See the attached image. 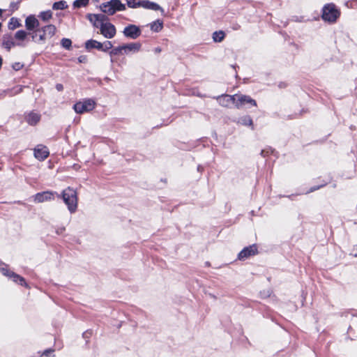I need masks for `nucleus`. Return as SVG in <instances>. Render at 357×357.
<instances>
[{
	"label": "nucleus",
	"mask_w": 357,
	"mask_h": 357,
	"mask_svg": "<svg viewBox=\"0 0 357 357\" xmlns=\"http://www.w3.org/2000/svg\"><path fill=\"white\" fill-rule=\"evenodd\" d=\"M22 67H23V65L20 63H15L13 66V68L16 70H20Z\"/></svg>",
	"instance_id": "32"
},
{
	"label": "nucleus",
	"mask_w": 357,
	"mask_h": 357,
	"mask_svg": "<svg viewBox=\"0 0 357 357\" xmlns=\"http://www.w3.org/2000/svg\"><path fill=\"white\" fill-rule=\"evenodd\" d=\"M38 17L43 22H47L52 17V13L51 10L43 11L39 14Z\"/></svg>",
	"instance_id": "23"
},
{
	"label": "nucleus",
	"mask_w": 357,
	"mask_h": 357,
	"mask_svg": "<svg viewBox=\"0 0 357 357\" xmlns=\"http://www.w3.org/2000/svg\"><path fill=\"white\" fill-rule=\"evenodd\" d=\"M66 8H67V3L64 1H60L58 2H55L52 6V8L54 10H63Z\"/></svg>",
	"instance_id": "26"
},
{
	"label": "nucleus",
	"mask_w": 357,
	"mask_h": 357,
	"mask_svg": "<svg viewBox=\"0 0 357 357\" xmlns=\"http://www.w3.org/2000/svg\"><path fill=\"white\" fill-rule=\"evenodd\" d=\"M22 26V24L20 23V21L19 19L16 17H12L10 18L9 23H8V29L10 30H14L17 28H19Z\"/></svg>",
	"instance_id": "21"
},
{
	"label": "nucleus",
	"mask_w": 357,
	"mask_h": 357,
	"mask_svg": "<svg viewBox=\"0 0 357 357\" xmlns=\"http://www.w3.org/2000/svg\"><path fill=\"white\" fill-rule=\"evenodd\" d=\"M56 30V26L53 24L38 28L31 33L32 40L38 44H44L54 36Z\"/></svg>",
	"instance_id": "2"
},
{
	"label": "nucleus",
	"mask_w": 357,
	"mask_h": 357,
	"mask_svg": "<svg viewBox=\"0 0 357 357\" xmlns=\"http://www.w3.org/2000/svg\"><path fill=\"white\" fill-rule=\"evenodd\" d=\"M155 52H160L161 51L160 48L158 47L155 49Z\"/></svg>",
	"instance_id": "37"
},
{
	"label": "nucleus",
	"mask_w": 357,
	"mask_h": 357,
	"mask_svg": "<svg viewBox=\"0 0 357 357\" xmlns=\"http://www.w3.org/2000/svg\"><path fill=\"white\" fill-rule=\"evenodd\" d=\"M14 90H15V91L13 92V94H17L22 91V87L18 86L16 89H15Z\"/></svg>",
	"instance_id": "33"
},
{
	"label": "nucleus",
	"mask_w": 357,
	"mask_h": 357,
	"mask_svg": "<svg viewBox=\"0 0 357 357\" xmlns=\"http://www.w3.org/2000/svg\"><path fill=\"white\" fill-rule=\"evenodd\" d=\"M268 153V151L262 150L261 152V155L264 157H265Z\"/></svg>",
	"instance_id": "35"
},
{
	"label": "nucleus",
	"mask_w": 357,
	"mask_h": 357,
	"mask_svg": "<svg viewBox=\"0 0 357 357\" xmlns=\"http://www.w3.org/2000/svg\"><path fill=\"white\" fill-rule=\"evenodd\" d=\"M139 7H142L145 9L153 10H160L162 13L164 10L156 3L150 1L149 0L139 1Z\"/></svg>",
	"instance_id": "15"
},
{
	"label": "nucleus",
	"mask_w": 357,
	"mask_h": 357,
	"mask_svg": "<svg viewBox=\"0 0 357 357\" xmlns=\"http://www.w3.org/2000/svg\"><path fill=\"white\" fill-rule=\"evenodd\" d=\"M113 45L111 41L107 40L102 43V51L107 52L112 49Z\"/></svg>",
	"instance_id": "27"
},
{
	"label": "nucleus",
	"mask_w": 357,
	"mask_h": 357,
	"mask_svg": "<svg viewBox=\"0 0 357 357\" xmlns=\"http://www.w3.org/2000/svg\"><path fill=\"white\" fill-rule=\"evenodd\" d=\"M39 21L34 15H29L25 20V27L29 31H35L39 26Z\"/></svg>",
	"instance_id": "12"
},
{
	"label": "nucleus",
	"mask_w": 357,
	"mask_h": 357,
	"mask_svg": "<svg viewBox=\"0 0 357 357\" xmlns=\"http://www.w3.org/2000/svg\"><path fill=\"white\" fill-rule=\"evenodd\" d=\"M0 271L4 275L13 278L14 282L19 283L21 285H26L24 279L22 277L20 276L19 275H17L5 268H1Z\"/></svg>",
	"instance_id": "13"
},
{
	"label": "nucleus",
	"mask_w": 357,
	"mask_h": 357,
	"mask_svg": "<svg viewBox=\"0 0 357 357\" xmlns=\"http://www.w3.org/2000/svg\"><path fill=\"white\" fill-rule=\"evenodd\" d=\"M318 188H319V187H318V188H313L312 190H311V192H312V191H313V190H317V189H318Z\"/></svg>",
	"instance_id": "39"
},
{
	"label": "nucleus",
	"mask_w": 357,
	"mask_h": 357,
	"mask_svg": "<svg viewBox=\"0 0 357 357\" xmlns=\"http://www.w3.org/2000/svg\"><path fill=\"white\" fill-rule=\"evenodd\" d=\"M219 104L222 107H229L231 103L235 105L236 94L223 95L218 98Z\"/></svg>",
	"instance_id": "14"
},
{
	"label": "nucleus",
	"mask_w": 357,
	"mask_h": 357,
	"mask_svg": "<svg viewBox=\"0 0 357 357\" xmlns=\"http://www.w3.org/2000/svg\"><path fill=\"white\" fill-rule=\"evenodd\" d=\"M3 10L0 9V17L2 15Z\"/></svg>",
	"instance_id": "38"
},
{
	"label": "nucleus",
	"mask_w": 357,
	"mask_h": 357,
	"mask_svg": "<svg viewBox=\"0 0 357 357\" xmlns=\"http://www.w3.org/2000/svg\"><path fill=\"white\" fill-rule=\"evenodd\" d=\"M105 16L102 14H94L90 16L89 20L91 22L94 20V26L99 28L100 24H102V23H105Z\"/></svg>",
	"instance_id": "19"
},
{
	"label": "nucleus",
	"mask_w": 357,
	"mask_h": 357,
	"mask_svg": "<svg viewBox=\"0 0 357 357\" xmlns=\"http://www.w3.org/2000/svg\"><path fill=\"white\" fill-rule=\"evenodd\" d=\"M126 3L128 6L132 8H138L139 4V1L136 2L135 0H126Z\"/></svg>",
	"instance_id": "31"
},
{
	"label": "nucleus",
	"mask_w": 357,
	"mask_h": 357,
	"mask_svg": "<svg viewBox=\"0 0 357 357\" xmlns=\"http://www.w3.org/2000/svg\"><path fill=\"white\" fill-rule=\"evenodd\" d=\"M28 33L24 30H19L14 34V40L17 46L24 47L26 45Z\"/></svg>",
	"instance_id": "9"
},
{
	"label": "nucleus",
	"mask_w": 357,
	"mask_h": 357,
	"mask_svg": "<svg viewBox=\"0 0 357 357\" xmlns=\"http://www.w3.org/2000/svg\"><path fill=\"white\" fill-rule=\"evenodd\" d=\"M49 155V151L46 146L38 145L34 149V156L39 160H45Z\"/></svg>",
	"instance_id": "11"
},
{
	"label": "nucleus",
	"mask_w": 357,
	"mask_h": 357,
	"mask_svg": "<svg viewBox=\"0 0 357 357\" xmlns=\"http://www.w3.org/2000/svg\"><path fill=\"white\" fill-rule=\"evenodd\" d=\"M225 33L222 31H215L213 33V39L215 42L220 43L223 40Z\"/></svg>",
	"instance_id": "24"
},
{
	"label": "nucleus",
	"mask_w": 357,
	"mask_h": 357,
	"mask_svg": "<svg viewBox=\"0 0 357 357\" xmlns=\"http://www.w3.org/2000/svg\"><path fill=\"white\" fill-rule=\"evenodd\" d=\"M56 89L59 91H61L63 89V86L61 84H57L56 85Z\"/></svg>",
	"instance_id": "34"
},
{
	"label": "nucleus",
	"mask_w": 357,
	"mask_h": 357,
	"mask_svg": "<svg viewBox=\"0 0 357 357\" xmlns=\"http://www.w3.org/2000/svg\"><path fill=\"white\" fill-rule=\"evenodd\" d=\"M123 54H128L130 52H137L141 48V44L139 43H131L126 45H123Z\"/></svg>",
	"instance_id": "16"
},
{
	"label": "nucleus",
	"mask_w": 357,
	"mask_h": 357,
	"mask_svg": "<svg viewBox=\"0 0 357 357\" xmlns=\"http://www.w3.org/2000/svg\"><path fill=\"white\" fill-rule=\"evenodd\" d=\"M100 9L109 15H114L116 11H123L126 10V5L122 3L120 0H110L100 5Z\"/></svg>",
	"instance_id": "4"
},
{
	"label": "nucleus",
	"mask_w": 357,
	"mask_h": 357,
	"mask_svg": "<svg viewBox=\"0 0 357 357\" xmlns=\"http://www.w3.org/2000/svg\"><path fill=\"white\" fill-rule=\"evenodd\" d=\"M340 15V10L333 3L325 5L322 9L321 17L325 22L335 23Z\"/></svg>",
	"instance_id": "3"
},
{
	"label": "nucleus",
	"mask_w": 357,
	"mask_h": 357,
	"mask_svg": "<svg viewBox=\"0 0 357 357\" xmlns=\"http://www.w3.org/2000/svg\"><path fill=\"white\" fill-rule=\"evenodd\" d=\"M78 59L79 62H82L85 59V56H81Z\"/></svg>",
	"instance_id": "36"
},
{
	"label": "nucleus",
	"mask_w": 357,
	"mask_h": 357,
	"mask_svg": "<svg viewBox=\"0 0 357 357\" xmlns=\"http://www.w3.org/2000/svg\"><path fill=\"white\" fill-rule=\"evenodd\" d=\"M99 28L101 34H102L106 38H112L116 35V28L109 22L102 23V24H100Z\"/></svg>",
	"instance_id": "7"
},
{
	"label": "nucleus",
	"mask_w": 357,
	"mask_h": 357,
	"mask_svg": "<svg viewBox=\"0 0 357 357\" xmlns=\"http://www.w3.org/2000/svg\"><path fill=\"white\" fill-rule=\"evenodd\" d=\"M140 29L134 24H130L125 27L123 34L125 36L132 39H136L141 35Z\"/></svg>",
	"instance_id": "8"
},
{
	"label": "nucleus",
	"mask_w": 357,
	"mask_h": 357,
	"mask_svg": "<svg viewBox=\"0 0 357 357\" xmlns=\"http://www.w3.org/2000/svg\"><path fill=\"white\" fill-rule=\"evenodd\" d=\"M25 119L29 125L35 126L40 121V115L34 112H31L26 116Z\"/></svg>",
	"instance_id": "18"
},
{
	"label": "nucleus",
	"mask_w": 357,
	"mask_h": 357,
	"mask_svg": "<svg viewBox=\"0 0 357 357\" xmlns=\"http://www.w3.org/2000/svg\"><path fill=\"white\" fill-rule=\"evenodd\" d=\"M257 253V248L255 245H252L243 248L238 254V258L240 260H245L251 256Z\"/></svg>",
	"instance_id": "10"
},
{
	"label": "nucleus",
	"mask_w": 357,
	"mask_h": 357,
	"mask_svg": "<svg viewBox=\"0 0 357 357\" xmlns=\"http://www.w3.org/2000/svg\"><path fill=\"white\" fill-rule=\"evenodd\" d=\"M96 106V102L92 99H84L83 101H79L73 106V109L77 114H83L92 111Z\"/></svg>",
	"instance_id": "5"
},
{
	"label": "nucleus",
	"mask_w": 357,
	"mask_h": 357,
	"mask_svg": "<svg viewBox=\"0 0 357 357\" xmlns=\"http://www.w3.org/2000/svg\"><path fill=\"white\" fill-rule=\"evenodd\" d=\"M88 3L89 0H76L74 1L73 5L76 8H80L86 6Z\"/></svg>",
	"instance_id": "28"
},
{
	"label": "nucleus",
	"mask_w": 357,
	"mask_h": 357,
	"mask_svg": "<svg viewBox=\"0 0 357 357\" xmlns=\"http://www.w3.org/2000/svg\"><path fill=\"white\" fill-rule=\"evenodd\" d=\"M122 48H123L122 45L121 46H119V47L113 48L109 52V55L111 56V62L112 63L114 62V60H113V58H112L113 56L119 55V54H123V50Z\"/></svg>",
	"instance_id": "22"
},
{
	"label": "nucleus",
	"mask_w": 357,
	"mask_h": 357,
	"mask_svg": "<svg viewBox=\"0 0 357 357\" xmlns=\"http://www.w3.org/2000/svg\"><path fill=\"white\" fill-rule=\"evenodd\" d=\"M54 195H57L58 197H62L70 213L75 212L77 208V192L70 187L63 190L61 195L52 191L38 192L33 196V202L36 203H43L52 201L54 199Z\"/></svg>",
	"instance_id": "1"
},
{
	"label": "nucleus",
	"mask_w": 357,
	"mask_h": 357,
	"mask_svg": "<svg viewBox=\"0 0 357 357\" xmlns=\"http://www.w3.org/2000/svg\"><path fill=\"white\" fill-rule=\"evenodd\" d=\"M85 47L87 50L97 49L102 51V43H100L96 40H89L85 43Z\"/></svg>",
	"instance_id": "20"
},
{
	"label": "nucleus",
	"mask_w": 357,
	"mask_h": 357,
	"mask_svg": "<svg viewBox=\"0 0 357 357\" xmlns=\"http://www.w3.org/2000/svg\"><path fill=\"white\" fill-rule=\"evenodd\" d=\"M240 122L245 126H252V120L250 116H244L241 119Z\"/></svg>",
	"instance_id": "29"
},
{
	"label": "nucleus",
	"mask_w": 357,
	"mask_h": 357,
	"mask_svg": "<svg viewBox=\"0 0 357 357\" xmlns=\"http://www.w3.org/2000/svg\"><path fill=\"white\" fill-rule=\"evenodd\" d=\"M71 45H72V42L70 39L68 38H63L61 40V45L67 49V50H69L70 47H71Z\"/></svg>",
	"instance_id": "30"
},
{
	"label": "nucleus",
	"mask_w": 357,
	"mask_h": 357,
	"mask_svg": "<svg viewBox=\"0 0 357 357\" xmlns=\"http://www.w3.org/2000/svg\"><path fill=\"white\" fill-rule=\"evenodd\" d=\"M163 27L162 22L160 20H157L155 22H153L151 24V29L155 32L160 31Z\"/></svg>",
	"instance_id": "25"
},
{
	"label": "nucleus",
	"mask_w": 357,
	"mask_h": 357,
	"mask_svg": "<svg viewBox=\"0 0 357 357\" xmlns=\"http://www.w3.org/2000/svg\"><path fill=\"white\" fill-rule=\"evenodd\" d=\"M17 46L14 38L10 35H5L2 40V47L10 51L12 47Z\"/></svg>",
	"instance_id": "17"
},
{
	"label": "nucleus",
	"mask_w": 357,
	"mask_h": 357,
	"mask_svg": "<svg viewBox=\"0 0 357 357\" xmlns=\"http://www.w3.org/2000/svg\"><path fill=\"white\" fill-rule=\"evenodd\" d=\"M246 105L256 107L257 102L249 96L243 94H236L235 107L238 109H240Z\"/></svg>",
	"instance_id": "6"
}]
</instances>
